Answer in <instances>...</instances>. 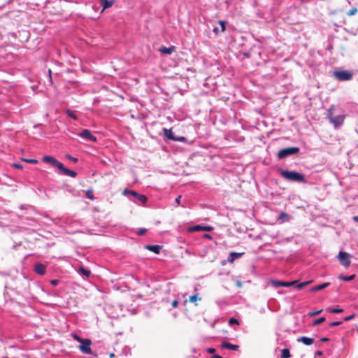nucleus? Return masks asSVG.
Masks as SVG:
<instances>
[{
    "mask_svg": "<svg viewBox=\"0 0 358 358\" xmlns=\"http://www.w3.org/2000/svg\"><path fill=\"white\" fill-rule=\"evenodd\" d=\"M79 136L83 138L89 140L92 142H96L97 140L96 138L94 135L92 134L91 131L89 129L83 130L79 134Z\"/></svg>",
    "mask_w": 358,
    "mask_h": 358,
    "instance_id": "obj_9",
    "label": "nucleus"
},
{
    "mask_svg": "<svg viewBox=\"0 0 358 358\" xmlns=\"http://www.w3.org/2000/svg\"><path fill=\"white\" fill-rule=\"evenodd\" d=\"M101 6L103 7L102 12L107 8H110L113 3V0H99Z\"/></svg>",
    "mask_w": 358,
    "mask_h": 358,
    "instance_id": "obj_15",
    "label": "nucleus"
},
{
    "mask_svg": "<svg viewBox=\"0 0 358 358\" xmlns=\"http://www.w3.org/2000/svg\"><path fill=\"white\" fill-rule=\"evenodd\" d=\"M338 259L339 260L340 263L345 266V268H348L350 266L351 264L350 257L351 255L348 254L346 252L340 251L338 256Z\"/></svg>",
    "mask_w": 358,
    "mask_h": 358,
    "instance_id": "obj_8",
    "label": "nucleus"
},
{
    "mask_svg": "<svg viewBox=\"0 0 358 358\" xmlns=\"http://www.w3.org/2000/svg\"><path fill=\"white\" fill-rule=\"evenodd\" d=\"M12 166L15 168V169H22V166L20 164H17V163H13L12 164Z\"/></svg>",
    "mask_w": 358,
    "mask_h": 358,
    "instance_id": "obj_40",
    "label": "nucleus"
},
{
    "mask_svg": "<svg viewBox=\"0 0 358 358\" xmlns=\"http://www.w3.org/2000/svg\"><path fill=\"white\" fill-rule=\"evenodd\" d=\"M229 324L232 326L234 324H239V322H238V320L236 319L235 317H231L229 320Z\"/></svg>",
    "mask_w": 358,
    "mask_h": 358,
    "instance_id": "obj_30",
    "label": "nucleus"
},
{
    "mask_svg": "<svg viewBox=\"0 0 358 358\" xmlns=\"http://www.w3.org/2000/svg\"><path fill=\"white\" fill-rule=\"evenodd\" d=\"M59 282V280H52L50 281V283L52 285H57Z\"/></svg>",
    "mask_w": 358,
    "mask_h": 358,
    "instance_id": "obj_44",
    "label": "nucleus"
},
{
    "mask_svg": "<svg viewBox=\"0 0 358 358\" xmlns=\"http://www.w3.org/2000/svg\"><path fill=\"white\" fill-rule=\"evenodd\" d=\"M145 248L147 250L152 251L155 254H159L162 249V246H160L159 245H147L145 246Z\"/></svg>",
    "mask_w": 358,
    "mask_h": 358,
    "instance_id": "obj_16",
    "label": "nucleus"
},
{
    "mask_svg": "<svg viewBox=\"0 0 358 358\" xmlns=\"http://www.w3.org/2000/svg\"><path fill=\"white\" fill-rule=\"evenodd\" d=\"M328 310L332 313H340L343 311L341 308H329Z\"/></svg>",
    "mask_w": 358,
    "mask_h": 358,
    "instance_id": "obj_35",
    "label": "nucleus"
},
{
    "mask_svg": "<svg viewBox=\"0 0 358 358\" xmlns=\"http://www.w3.org/2000/svg\"><path fill=\"white\" fill-rule=\"evenodd\" d=\"M71 336H72V338H73L75 341H78V342H79V343H80L81 341H83V340L84 339V338H80V337L78 334H71Z\"/></svg>",
    "mask_w": 358,
    "mask_h": 358,
    "instance_id": "obj_33",
    "label": "nucleus"
},
{
    "mask_svg": "<svg viewBox=\"0 0 358 358\" xmlns=\"http://www.w3.org/2000/svg\"><path fill=\"white\" fill-rule=\"evenodd\" d=\"M91 340L88 338H84L83 341L80 342V345L78 346V348L83 354L92 355V351L91 349Z\"/></svg>",
    "mask_w": 358,
    "mask_h": 358,
    "instance_id": "obj_7",
    "label": "nucleus"
},
{
    "mask_svg": "<svg viewBox=\"0 0 358 358\" xmlns=\"http://www.w3.org/2000/svg\"><path fill=\"white\" fill-rule=\"evenodd\" d=\"M212 358H222V357L218 355H215L212 357Z\"/></svg>",
    "mask_w": 358,
    "mask_h": 358,
    "instance_id": "obj_50",
    "label": "nucleus"
},
{
    "mask_svg": "<svg viewBox=\"0 0 358 358\" xmlns=\"http://www.w3.org/2000/svg\"><path fill=\"white\" fill-rule=\"evenodd\" d=\"M50 76L51 75V70L48 71Z\"/></svg>",
    "mask_w": 358,
    "mask_h": 358,
    "instance_id": "obj_52",
    "label": "nucleus"
},
{
    "mask_svg": "<svg viewBox=\"0 0 358 358\" xmlns=\"http://www.w3.org/2000/svg\"><path fill=\"white\" fill-rule=\"evenodd\" d=\"M164 135L165 137H166L168 139L174 140L175 136L173 135V133L171 129H166L164 128L163 129Z\"/></svg>",
    "mask_w": 358,
    "mask_h": 358,
    "instance_id": "obj_18",
    "label": "nucleus"
},
{
    "mask_svg": "<svg viewBox=\"0 0 358 358\" xmlns=\"http://www.w3.org/2000/svg\"><path fill=\"white\" fill-rule=\"evenodd\" d=\"M241 255H242L241 253H238V252H231L229 261L230 262H233L235 259L240 257L241 256Z\"/></svg>",
    "mask_w": 358,
    "mask_h": 358,
    "instance_id": "obj_22",
    "label": "nucleus"
},
{
    "mask_svg": "<svg viewBox=\"0 0 358 358\" xmlns=\"http://www.w3.org/2000/svg\"><path fill=\"white\" fill-rule=\"evenodd\" d=\"M322 311V310H317L315 312L312 313L310 315H316L320 314Z\"/></svg>",
    "mask_w": 358,
    "mask_h": 358,
    "instance_id": "obj_46",
    "label": "nucleus"
},
{
    "mask_svg": "<svg viewBox=\"0 0 358 358\" xmlns=\"http://www.w3.org/2000/svg\"><path fill=\"white\" fill-rule=\"evenodd\" d=\"M357 9L356 8H353L348 12V15H349V16L354 15L357 13Z\"/></svg>",
    "mask_w": 358,
    "mask_h": 358,
    "instance_id": "obj_37",
    "label": "nucleus"
},
{
    "mask_svg": "<svg viewBox=\"0 0 358 358\" xmlns=\"http://www.w3.org/2000/svg\"><path fill=\"white\" fill-rule=\"evenodd\" d=\"M213 229L212 227L210 226H201V225H194L193 227H189L187 229L188 232H194L199 231H210Z\"/></svg>",
    "mask_w": 358,
    "mask_h": 358,
    "instance_id": "obj_10",
    "label": "nucleus"
},
{
    "mask_svg": "<svg viewBox=\"0 0 358 358\" xmlns=\"http://www.w3.org/2000/svg\"><path fill=\"white\" fill-rule=\"evenodd\" d=\"M178 300H174L172 301L171 303V306L173 308H176L178 306Z\"/></svg>",
    "mask_w": 358,
    "mask_h": 358,
    "instance_id": "obj_41",
    "label": "nucleus"
},
{
    "mask_svg": "<svg viewBox=\"0 0 358 358\" xmlns=\"http://www.w3.org/2000/svg\"><path fill=\"white\" fill-rule=\"evenodd\" d=\"M338 278L343 281H351L355 278V275L352 274L349 276L340 275Z\"/></svg>",
    "mask_w": 358,
    "mask_h": 358,
    "instance_id": "obj_23",
    "label": "nucleus"
},
{
    "mask_svg": "<svg viewBox=\"0 0 358 358\" xmlns=\"http://www.w3.org/2000/svg\"><path fill=\"white\" fill-rule=\"evenodd\" d=\"M204 237H205V238H208V239H211V238H212L211 235L208 234H204Z\"/></svg>",
    "mask_w": 358,
    "mask_h": 358,
    "instance_id": "obj_47",
    "label": "nucleus"
},
{
    "mask_svg": "<svg viewBox=\"0 0 358 358\" xmlns=\"http://www.w3.org/2000/svg\"><path fill=\"white\" fill-rule=\"evenodd\" d=\"M291 357L290 351L287 348H285L281 352L282 358H289Z\"/></svg>",
    "mask_w": 358,
    "mask_h": 358,
    "instance_id": "obj_24",
    "label": "nucleus"
},
{
    "mask_svg": "<svg viewBox=\"0 0 358 358\" xmlns=\"http://www.w3.org/2000/svg\"><path fill=\"white\" fill-rule=\"evenodd\" d=\"M298 147H291L281 149L278 152V157L279 159H283L287 157L297 154L299 152Z\"/></svg>",
    "mask_w": 358,
    "mask_h": 358,
    "instance_id": "obj_5",
    "label": "nucleus"
},
{
    "mask_svg": "<svg viewBox=\"0 0 358 358\" xmlns=\"http://www.w3.org/2000/svg\"><path fill=\"white\" fill-rule=\"evenodd\" d=\"M334 75L340 81L350 80L353 76L352 73L349 71H336L334 72Z\"/></svg>",
    "mask_w": 358,
    "mask_h": 358,
    "instance_id": "obj_6",
    "label": "nucleus"
},
{
    "mask_svg": "<svg viewBox=\"0 0 358 358\" xmlns=\"http://www.w3.org/2000/svg\"><path fill=\"white\" fill-rule=\"evenodd\" d=\"M180 198H181V196H178V197L176 199V202L177 203H178V204L180 203Z\"/></svg>",
    "mask_w": 358,
    "mask_h": 358,
    "instance_id": "obj_48",
    "label": "nucleus"
},
{
    "mask_svg": "<svg viewBox=\"0 0 358 358\" xmlns=\"http://www.w3.org/2000/svg\"><path fill=\"white\" fill-rule=\"evenodd\" d=\"M342 323H343L342 321L332 322L329 323V326L330 327L338 326V325H341Z\"/></svg>",
    "mask_w": 358,
    "mask_h": 358,
    "instance_id": "obj_38",
    "label": "nucleus"
},
{
    "mask_svg": "<svg viewBox=\"0 0 358 358\" xmlns=\"http://www.w3.org/2000/svg\"><path fill=\"white\" fill-rule=\"evenodd\" d=\"M296 283H297L296 280L290 281V282L282 281V287H288L293 286V285H294Z\"/></svg>",
    "mask_w": 358,
    "mask_h": 358,
    "instance_id": "obj_28",
    "label": "nucleus"
},
{
    "mask_svg": "<svg viewBox=\"0 0 358 358\" xmlns=\"http://www.w3.org/2000/svg\"><path fill=\"white\" fill-rule=\"evenodd\" d=\"M22 161L23 162H25L27 163H29V164H36L38 163V160L36 159H26V158H22Z\"/></svg>",
    "mask_w": 358,
    "mask_h": 358,
    "instance_id": "obj_29",
    "label": "nucleus"
},
{
    "mask_svg": "<svg viewBox=\"0 0 358 358\" xmlns=\"http://www.w3.org/2000/svg\"><path fill=\"white\" fill-rule=\"evenodd\" d=\"M354 317H355V315H349V316H348V317H345L343 319V320H344V321H349V320H350L353 319V318H354Z\"/></svg>",
    "mask_w": 358,
    "mask_h": 358,
    "instance_id": "obj_43",
    "label": "nucleus"
},
{
    "mask_svg": "<svg viewBox=\"0 0 358 358\" xmlns=\"http://www.w3.org/2000/svg\"><path fill=\"white\" fill-rule=\"evenodd\" d=\"M3 358H8V357H3Z\"/></svg>",
    "mask_w": 358,
    "mask_h": 358,
    "instance_id": "obj_53",
    "label": "nucleus"
},
{
    "mask_svg": "<svg viewBox=\"0 0 358 358\" xmlns=\"http://www.w3.org/2000/svg\"><path fill=\"white\" fill-rule=\"evenodd\" d=\"M176 48L174 46L171 47H162L159 49V51L162 54L170 55L175 51Z\"/></svg>",
    "mask_w": 358,
    "mask_h": 358,
    "instance_id": "obj_17",
    "label": "nucleus"
},
{
    "mask_svg": "<svg viewBox=\"0 0 358 358\" xmlns=\"http://www.w3.org/2000/svg\"><path fill=\"white\" fill-rule=\"evenodd\" d=\"M206 351L210 353V354H212V353H214L215 352V349L214 348H208L206 350Z\"/></svg>",
    "mask_w": 358,
    "mask_h": 358,
    "instance_id": "obj_45",
    "label": "nucleus"
},
{
    "mask_svg": "<svg viewBox=\"0 0 358 358\" xmlns=\"http://www.w3.org/2000/svg\"><path fill=\"white\" fill-rule=\"evenodd\" d=\"M174 141H178V142H186V138L184 136H175Z\"/></svg>",
    "mask_w": 358,
    "mask_h": 358,
    "instance_id": "obj_32",
    "label": "nucleus"
},
{
    "mask_svg": "<svg viewBox=\"0 0 358 358\" xmlns=\"http://www.w3.org/2000/svg\"><path fill=\"white\" fill-rule=\"evenodd\" d=\"M328 340L329 339L327 338H326V337H324V338H321V341L322 342H327V341H328Z\"/></svg>",
    "mask_w": 358,
    "mask_h": 358,
    "instance_id": "obj_49",
    "label": "nucleus"
},
{
    "mask_svg": "<svg viewBox=\"0 0 358 358\" xmlns=\"http://www.w3.org/2000/svg\"><path fill=\"white\" fill-rule=\"evenodd\" d=\"M324 321H325V317H324L318 318L317 320L314 321L313 325L314 326L318 325V324L324 322Z\"/></svg>",
    "mask_w": 358,
    "mask_h": 358,
    "instance_id": "obj_31",
    "label": "nucleus"
},
{
    "mask_svg": "<svg viewBox=\"0 0 358 358\" xmlns=\"http://www.w3.org/2000/svg\"><path fill=\"white\" fill-rule=\"evenodd\" d=\"M34 271L39 275H44L46 271V267L41 263H37L35 264Z\"/></svg>",
    "mask_w": 358,
    "mask_h": 358,
    "instance_id": "obj_12",
    "label": "nucleus"
},
{
    "mask_svg": "<svg viewBox=\"0 0 358 358\" xmlns=\"http://www.w3.org/2000/svg\"><path fill=\"white\" fill-rule=\"evenodd\" d=\"M66 113L67 114L68 116L73 118V120L78 119V116L75 114V113L69 109H67L66 110Z\"/></svg>",
    "mask_w": 358,
    "mask_h": 358,
    "instance_id": "obj_26",
    "label": "nucleus"
},
{
    "mask_svg": "<svg viewBox=\"0 0 358 358\" xmlns=\"http://www.w3.org/2000/svg\"><path fill=\"white\" fill-rule=\"evenodd\" d=\"M195 292H197V289L196 288H195ZM201 298L198 296V293L197 292H196L195 294L189 296V301L192 302V303H194L195 304H196V301H201Z\"/></svg>",
    "mask_w": 358,
    "mask_h": 358,
    "instance_id": "obj_20",
    "label": "nucleus"
},
{
    "mask_svg": "<svg viewBox=\"0 0 358 358\" xmlns=\"http://www.w3.org/2000/svg\"><path fill=\"white\" fill-rule=\"evenodd\" d=\"M312 282H313V280H308V281H305V282H297V283L295 284L294 285L296 286V289H300L303 288V287H305Z\"/></svg>",
    "mask_w": 358,
    "mask_h": 358,
    "instance_id": "obj_21",
    "label": "nucleus"
},
{
    "mask_svg": "<svg viewBox=\"0 0 358 358\" xmlns=\"http://www.w3.org/2000/svg\"><path fill=\"white\" fill-rule=\"evenodd\" d=\"M222 348H226L230 350L237 351L239 349V346L238 345L231 344L227 342H223L221 344Z\"/></svg>",
    "mask_w": 358,
    "mask_h": 358,
    "instance_id": "obj_13",
    "label": "nucleus"
},
{
    "mask_svg": "<svg viewBox=\"0 0 358 358\" xmlns=\"http://www.w3.org/2000/svg\"><path fill=\"white\" fill-rule=\"evenodd\" d=\"M297 341L301 342L306 345H310L313 344V343H314L313 338L306 337V336H301V337L298 338Z\"/></svg>",
    "mask_w": 358,
    "mask_h": 358,
    "instance_id": "obj_14",
    "label": "nucleus"
},
{
    "mask_svg": "<svg viewBox=\"0 0 358 358\" xmlns=\"http://www.w3.org/2000/svg\"><path fill=\"white\" fill-rule=\"evenodd\" d=\"M329 285H330L329 282H324L323 284L319 285L317 286H315V287L311 288L310 291L311 292H317V291L322 290V289L327 287Z\"/></svg>",
    "mask_w": 358,
    "mask_h": 358,
    "instance_id": "obj_19",
    "label": "nucleus"
},
{
    "mask_svg": "<svg viewBox=\"0 0 358 358\" xmlns=\"http://www.w3.org/2000/svg\"><path fill=\"white\" fill-rule=\"evenodd\" d=\"M353 220H354L355 221H356V222H358V216H355V217H353Z\"/></svg>",
    "mask_w": 358,
    "mask_h": 358,
    "instance_id": "obj_51",
    "label": "nucleus"
},
{
    "mask_svg": "<svg viewBox=\"0 0 358 358\" xmlns=\"http://www.w3.org/2000/svg\"><path fill=\"white\" fill-rule=\"evenodd\" d=\"M86 196L88 199H90V200H94V197L93 196V192L92 190H87L86 192Z\"/></svg>",
    "mask_w": 358,
    "mask_h": 358,
    "instance_id": "obj_34",
    "label": "nucleus"
},
{
    "mask_svg": "<svg viewBox=\"0 0 358 358\" xmlns=\"http://www.w3.org/2000/svg\"><path fill=\"white\" fill-rule=\"evenodd\" d=\"M334 106H331L328 110L327 117L329 118L330 122L331 124H333L334 128L336 129H337L340 128L342 126V124H343L344 120L345 119V115H339L337 116H334Z\"/></svg>",
    "mask_w": 358,
    "mask_h": 358,
    "instance_id": "obj_2",
    "label": "nucleus"
},
{
    "mask_svg": "<svg viewBox=\"0 0 358 358\" xmlns=\"http://www.w3.org/2000/svg\"><path fill=\"white\" fill-rule=\"evenodd\" d=\"M123 194H131L133 196L131 200L137 204L145 203L147 201V197L145 195L141 194L134 190H129L126 189L123 191Z\"/></svg>",
    "mask_w": 358,
    "mask_h": 358,
    "instance_id": "obj_4",
    "label": "nucleus"
},
{
    "mask_svg": "<svg viewBox=\"0 0 358 358\" xmlns=\"http://www.w3.org/2000/svg\"><path fill=\"white\" fill-rule=\"evenodd\" d=\"M42 161L45 163H48L55 167H57L59 171L62 172V173L65 176H70L71 178H75L77 176V173L65 168L62 162L56 159L55 157L45 155L43 157Z\"/></svg>",
    "mask_w": 358,
    "mask_h": 358,
    "instance_id": "obj_1",
    "label": "nucleus"
},
{
    "mask_svg": "<svg viewBox=\"0 0 358 358\" xmlns=\"http://www.w3.org/2000/svg\"><path fill=\"white\" fill-rule=\"evenodd\" d=\"M147 229H145V228H141V229H138L136 234L138 235V236H143L145 234V233L146 232Z\"/></svg>",
    "mask_w": 358,
    "mask_h": 358,
    "instance_id": "obj_36",
    "label": "nucleus"
},
{
    "mask_svg": "<svg viewBox=\"0 0 358 358\" xmlns=\"http://www.w3.org/2000/svg\"><path fill=\"white\" fill-rule=\"evenodd\" d=\"M219 24H220L221 25V27H222V31H224L226 29V27H225V23H224V21L220 20V21H219Z\"/></svg>",
    "mask_w": 358,
    "mask_h": 358,
    "instance_id": "obj_42",
    "label": "nucleus"
},
{
    "mask_svg": "<svg viewBox=\"0 0 358 358\" xmlns=\"http://www.w3.org/2000/svg\"><path fill=\"white\" fill-rule=\"evenodd\" d=\"M79 272L83 275H85L86 277H89L90 275V271L89 270L85 269L83 267H80L79 268Z\"/></svg>",
    "mask_w": 358,
    "mask_h": 358,
    "instance_id": "obj_27",
    "label": "nucleus"
},
{
    "mask_svg": "<svg viewBox=\"0 0 358 358\" xmlns=\"http://www.w3.org/2000/svg\"><path fill=\"white\" fill-rule=\"evenodd\" d=\"M271 284L275 288L282 287V281L281 280H271Z\"/></svg>",
    "mask_w": 358,
    "mask_h": 358,
    "instance_id": "obj_25",
    "label": "nucleus"
},
{
    "mask_svg": "<svg viewBox=\"0 0 358 358\" xmlns=\"http://www.w3.org/2000/svg\"><path fill=\"white\" fill-rule=\"evenodd\" d=\"M281 176L289 181L305 182V177L303 174L294 171L282 170Z\"/></svg>",
    "mask_w": 358,
    "mask_h": 358,
    "instance_id": "obj_3",
    "label": "nucleus"
},
{
    "mask_svg": "<svg viewBox=\"0 0 358 358\" xmlns=\"http://www.w3.org/2000/svg\"><path fill=\"white\" fill-rule=\"evenodd\" d=\"M66 157L68 159H69V160H71V161H72V162H75V163L78 162V159H77V158L73 157H72V156H71V155H67L66 156Z\"/></svg>",
    "mask_w": 358,
    "mask_h": 358,
    "instance_id": "obj_39",
    "label": "nucleus"
},
{
    "mask_svg": "<svg viewBox=\"0 0 358 358\" xmlns=\"http://www.w3.org/2000/svg\"><path fill=\"white\" fill-rule=\"evenodd\" d=\"M291 220V216L285 213V212H281L277 218V221L279 223H284L285 222H289Z\"/></svg>",
    "mask_w": 358,
    "mask_h": 358,
    "instance_id": "obj_11",
    "label": "nucleus"
}]
</instances>
